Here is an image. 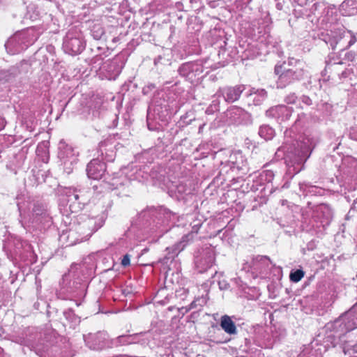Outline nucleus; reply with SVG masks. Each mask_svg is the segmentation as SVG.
Wrapping results in <instances>:
<instances>
[{
  "label": "nucleus",
  "mask_w": 357,
  "mask_h": 357,
  "mask_svg": "<svg viewBox=\"0 0 357 357\" xmlns=\"http://www.w3.org/2000/svg\"><path fill=\"white\" fill-rule=\"evenodd\" d=\"M42 333V338L40 339V344H44L47 346L45 349V357H47V352L50 347L53 345L58 338V334L55 330L52 328H46L43 331H40Z\"/></svg>",
  "instance_id": "nucleus-31"
},
{
  "label": "nucleus",
  "mask_w": 357,
  "mask_h": 357,
  "mask_svg": "<svg viewBox=\"0 0 357 357\" xmlns=\"http://www.w3.org/2000/svg\"><path fill=\"white\" fill-rule=\"evenodd\" d=\"M79 152L63 139L58 145V158L63 166V171L70 174L78 162Z\"/></svg>",
  "instance_id": "nucleus-9"
},
{
  "label": "nucleus",
  "mask_w": 357,
  "mask_h": 357,
  "mask_svg": "<svg viewBox=\"0 0 357 357\" xmlns=\"http://www.w3.org/2000/svg\"><path fill=\"white\" fill-rule=\"evenodd\" d=\"M121 264L123 267L128 266L130 264V255L128 254L125 255Z\"/></svg>",
  "instance_id": "nucleus-54"
},
{
  "label": "nucleus",
  "mask_w": 357,
  "mask_h": 357,
  "mask_svg": "<svg viewBox=\"0 0 357 357\" xmlns=\"http://www.w3.org/2000/svg\"><path fill=\"white\" fill-rule=\"evenodd\" d=\"M305 275V272L303 269L299 268L295 271L291 270V282H299Z\"/></svg>",
  "instance_id": "nucleus-49"
},
{
  "label": "nucleus",
  "mask_w": 357,
  "mask_h": 357,
  "mask_svg": "<svg viewBox=\"0 0 357 357\" xmlns=\"http://www.w3.org/2000/svg\"><path fill=\"white\" fill-rule=\"evenodd\" d=\"M86 345L93 350H102L110 347V340H108L107 333L105 331H98L95 333H89L83 335Z\"/></svg>",
  "instance_id": "nucleus-20"
},
{
  "label": "nucleus",
  "mask_w": 357,
  "mask_h": 357,
  "mask_svg": "<svg viewBox=\"0 0 357 357\" xmlns=\"http://www.w3.org/2000/svg\"><path fill=\"white\" fill-rule=\"evenodd\" d=\"M208 297L207 296H202L196 298L188 307H184L185 309V312H188L192 309L196 308H202L204 305H205L207 303Z\"/></svg>",
  "instance_id": "nucleus-37"
},
{
  "label": "nucleus",
  "mask_w": 357,
  "mask_h": 357,
  "mask_svg": "<svg viewBox=\"0 0 357 357\" xmlns=\"http://www.w3.org/2000/svg\"><path fill=\"white\" fill-rule=\"evenodd\" d=\"M299 190H300V192H301L303 195L306 196L308 194L314 195L317 192V190L318 189L316 186L307 185L304 183H300L299 184Z\"/></svg>",
  "instance_id": "nucleus-46"
},
{
  "label": "nucleus",
  "mask_w": 357,
  "mask_h": 357,
  "mask_svg": "<svg viewBox=\"0 0 357 357\" xmlns=\"http://www.w3.org/2000/svg\"><path fill=\"white\" fill-rule=\"evenodd\" d=\"M202 225V222L201 220H195L192 222H191V227L192 230L188 234H185V236H189V238H188V244L192 241L194 236L195 234H197L199 229Z\"/></svg>",
  "instance_id": "nucleus-41"
},
{
  "label": "nucleus",
  "mask_w": 357,
  "mask_h": 357,
  "mask_svg": "<svg viewBox=\"0 0 357 357\" xmlns=\"http://www.w3.org/2000/svg\"><path fill=\"white\" fill-rule=\"evenodd\" d=\"M342 350L344 356L349 355V357H357V344L351 345L348 344L342 347Z\"/></svg>",
  "instance_id": "nucleus-45"
},
{
  "label": "nucleus",
  "mask_w": 357,
  "mask_h": 357,
  "mask_svg": "<svg viewBox=\"0 0 357 357\" xmlns=\"http://www.w3.org/2000/svg\"><path fill=\"white\" fill-rule=\"evenodd\" d=\"M229 162L231 163V169H236L243 173H246L248 170L247 160L241 152H236L230 155Z\"/></svg>",
  "instance_id": "nucleus-30"
},
{
  "label": "nucleus",
  "mask_w": 357,
  "mask_h": 357,
  "mask_svg": "<svg viewBox=\"0 0 357 357\" xmlns=\"http://www.w3.org/2000/svg\"><path fill=\"white\" fill-rule=\"evenodd\" d=\"M278 76L277 80V88L283 89L285 88L290 84V75L287 74H281L277 75Z\"/></svg>",
  "instance_id": "nucleus-44"
},
{
  "label": "nucleus",
  "mask_w": 357,
  "mask_h": 357,
  "mask_svg": "<svg viewBox=\"0 0 357 357\" xmlns=\"http://www.w3.org/2000/svg\"><path fill=\"white\" fill-rule=\"evenodd\" d=\"M275 73L276 75H290V62L283 61L282 63H278L275 66Z\"/></svg>",
  "instance_id": "nucleus-40"
},
{
  "label": "nucleus",
  "mask_w": 357,
  "mask_h": 357,
  "mask_svg": "<svg viewBox=\"0 0 357 357\" xmlns=\"http://www.w3.org/2000/svg\"><path fill=\"white\" fill-rule=\"evenodd\" d=\"M245 90L244 84H237L235 86H226L220 88L215 96L222 97L227 103H233L238 100L242 93Z\"/></svg>",
  "instance_id": "nucleus-22"
},
{
  "label": "nucleus",
  "mask_w": 357,
  "mask_h": 357,
  "mask_svg": "<svg viewBox=\"0 0 357 357\" xmlns=\"http://www.w3.org/2000/svg\"><path fill=\"white\" fill-rule=\"evenodd\" d=\"M149 342V338L146 333H139L134 334H126L118 336L114 339L110 340V347H118L121 346H128L133 344H139L146 345Z\"/></svg>",
  "instance_id": "nucleus-17"
},
{
  "label": "nucleus",
  "mask_w": 357,
  "mask_h": 357,
  "mask_svg": "<svg viewBox=\"0 0 357 357\" xmlns=\"http://www.w3.org/2000/svg\"><path fill=\"white\" fill-rule=\"evenodd\" d=\"M167 114V109L166 105H162V104H158L155 102H151L149 106L146 117L149 130L152 131L159 130L161 126L158 122V120L165 121Z\"/></svg>",
  "instance_id": "nucleus-15"
},
{
  "label": "nucleus",
  "mask_w": 357,
  "mask_h": 357,
  "mask_svg": "<svg viewBox=\"0 0 357 357\" xmlns=\"http://www.w3.org/2000/svg\"><path fill=\"white\" fill-rule=\"evenodd\" d=\"M215 261V252L213 248L207 247L202 250L199 257H196L195 264L197 271L200 273L211 271V275L216 274L217 271L213 268Z\"/></svg>",
  "instance_id": "nucleus-19"
},
{
  "label": "nucleus",
  "mask_w": 357,
  "mask_h": 357,
  "mask_svg": "<svg viewBox=\"0 0 357 357\" xmlns=\"http://www.w3.org/2000/svg\"><path fill=\"white\" fill-rule=\"evenodd\" d=\"M290 148L288 144H284L279 147L275 153L278 158L284 160V162L288 165V162L290 160Z\"/></svg>",
  "instance_id": "nucleus-38"
},
{
  "label": "nucleus",
  "mask_w": 357,
  "mask_h": 357,
  "mask_svg": "<svg viewBox=\"0 0 357 357\" xmlns=\"http://www.w3.org/2000/svg\"><path fill=\"white\" fill-rule=\"evenodd\" d=\"M3 250L8 257L12 259H20L27 264L36 261V256L31 244L26 241H22L19 237L8 236L3 243Z\"/></svg>",
  "instance_id": "nucleus-2"
},
{
  "label": "nucleus",
  "mask_w": 357,
  "mask_h": 357,
  "mask_svg": "<svg viewBox=\"0 0 357 357\" xmlns=\"http://www.w3.org/2000/svg\"><path fill=\"white\" fill-rule=\"evenodd\" d=\"M59 239L61 241L66 243V246H72L84 241L73 226L68 231H63L60 235Z\"/></svg>",
  "instance_id": "nucleus-29"
},
{
  "label": "nucleus",
  "mask_w": 357,
  "mask_h": 357,
  "mask_svg": "<svg viewBox=\"0 0 357 357\" xmlns=\"http://www.w3.org/2000/svg\"><path fill=\"white\" fill-rule=\"evenodd\" d=\"M273 264L266 256H257L254 258L250 264H244L243 270L250 273L252 278L265 279L269 278Z\"/></svg>",
  "instance_id": "nucleus-10"
},
{
  "label": "nucleus",
  "mask_w": 357,
  "mask_h": 357,
  "mask_svg": "<svg viewBox=\"0 0 357 357\" xmlns=\"http://www.w3.org/2000/svg\"><path fill=\"white\" fill-rule=\"evenodd\" d=\"M86 47L83 33L79 26L70 27L63 38V51L70 55L79 54Z\"/></svg>",
  "instance_id": "nucleus-7"
},
{
  "label": "nucleus",
  "mask_w": 357,
  "mask_h": 357,
  "mask_svg": "<svg viewBox=\"0 0 357 357\" xmlns=\"http://www.w3.org/2000/svg\"><path fill=\"white\" fill-rule=\"evenodd\" d=\"M91 36L95 40H100L105 31L100 24H95L91 30Z\"/></svg>",
  "instance_id": "nucleus-47"
},
{
  "label": "nucleus",
  "mask_w": 357,
  "mask_h": 357,
  "mask_svg": "<svg viewBox=\"0 0 357 357\" xmlns=\"http://www.w3.org/2000/svg\"><path fill=\"white\" fill-rule=\"evenodd\" d=\"M73 195V197L71 196L68 199H63V202H66V206L68 208L67 210L72 213H76L82 208V204L85 201L84 198V193H78Z\"/></svg>",
  "instance_id": "nucleus-27"
},
{
  "label": "nucleus",
  "mask_w": 357,
  "mask_h": 357,
  "mask_svg": "<svg viewBox=\"0 0 357 357\" xmlns=\"http://www.w3.org/2000/svg\"><path fill=\"white\" fill-rule=\"evenodd\" d=\"M347 33L349 35L350 38L348 41V45H347L346 48L351 47L356 42V36L350 31H348Z\"/></svg>",
  "instance_id": "nucleus-55"
},
{
  "label": "nucleus",
  "mask_w": 357,
  "mask_h": 357,
  "mask_svg": "<svg viewBox=\"0 0 357 357\" xmlns=\"http://www.w3.org/2000/svg\"><path fill=\"white\" fill-rule=\"evenodd\" d=\"M226 121L229 125L234 126H248L252 123V114L243 108L231 106L225 112Z\"/></svg>",
  "instance_id": "nucleus-12"
},
{
  "label": "nucleus",
  "mask_w": 357,
  "mask_h": 357,
  "mask_svg": "<svg viewBox=\"0 0 357 357\" xmlns=\"http://www.w3.org/2000/svg\"><path fill=\"white\" fill-rule=\"evenodd\" d=\"M98 158H101L107 162H112L116 155L115 145L112 139H105L100 142L97 148Z\"/></svg>",
  "instance_id": "nucleus-25"
},
{
  "label": "nucleus",
  "mask_w": 357,
  "mask_h": 357,
  "mask_svg": "<svg viewBox=\"0 0 357 357\" xmlns=\"http://www.w3.org/2000/svg\"><path fill=\"white\" fill-rule=\"evenodd\" d=\"M218 285H219V288L221 289V290H225V289H227L229 288V284L225 281V280H222V281H218Z\"/></svg>",
  "instance_id": "nucleus-58"
},
{
  "label": "nucleus",
  "mask_w": 357,
  "mask_h": 357,
  "mask_svg": "<svg viewBox=\"0 0 357 357\" xmlns=\"http://www.w3.org/2000/svg\"><path fill=\"white\" fill-rule=\"evenodd\" d=\"M266 115L268 117L277 119L280 123H285L289 119L290 109L286 105H280L268 109L266 112Z\"/></svg>",
  "instance_id": "nucleus-26"
},
{
  "label": "nucleus",
  "mask_w": 357,
  "mask_h": 357,
  "mask_svg": "<svg viewBox=\"0 0 357 357\" xmlns=\"http://www.w3.org/2000/svg\"><path fill=\"white\" fill-rule=\"evenodd\" d=\"M267 98V92L265 89H261L258 93L253 96L252 102L255 105H260Z\"/></svg>",
  "instance_id": "nucleus-42"
},
{
  "label": "nucleus",
  "mask_w": 357,
  "mask_h": 357,
  "mask_svg": "<svg viewBox=\"0 0 357 357\" xmlns=\"http://www.w3.org/2000/svg\"><path fill=\"white\" fill-rule=\"evenodd\" d=\"M105 172L106 165L98 158L91 160L86 167L88 177L94 180L99 181L103 176L105 178L107 176Z\"/></svg>",
  "instance_id": "nucleus-24"
},
{
  "label": "nucleus",
  "mask_w": 357,
  "mask_h": 357,
  "mask_svg": "<svg viewBox=\"0 0 357 357\" xmlns=\"http://www.w3.org/2000/svg\"><path fill=\"white\" fill-rule=\"evenodd\" d=\"M322 356L323 349L321 347L314 348L312 345L311 347L305 348L297 357H322Z\"/></svg>",
  "instance_id": "nucleus-35"
},
{
  "label": "nucleus",
  "mask_w": 357,
  "mask_h": 357,
  "mask_svg": "<svg viewBox=\"0 0 357 357\" xmlns=\"http://www.w3.org/2000/svg\"><path fill=\"white\" fill-rule=\"evenodd\" d=\"M63 315L67 321L75 328L80 323V318L76 315L72 309H68L63 312Z\"/></svg>",
  "instance_id": "nucleus-39"
},
{
  "label": "nucleus",
  "mask_w": 357,
  "mask_h": 357,
  "mask_svg": "<svg viewBox=\"0 0 357 357\" xmlns=\"http://www.w3.org/2000/svg\"><path fill=\"white\" fill-rule=\"evenodd\" d=\"M355 307L340 316L334 321L326 325L327 330L333 331L342 339L347 336V333L357 328V317Z\"/></svg>",
  "instance_id": "nucleus-5"
},
{
  "label": "nucleus",
  "mask_w": 357,
  "mask_h": 357,
  "mask_svg": "<svg viewBox=\"0 0 357 357\" xmlns=\"http://www.w3.org/2000/svg\"><path fill=\"white\" fill-rule=\"evenodd\" d=\"M220 100L218 99H215L212 101L211 104L208 106V107L206 109V112L208 114H213L215 112H218L220 110Z\"/></svg>",
  "instance_id": "nucleus-50"
},
{
  "label": "nucleus",
  "mask_w": 357,
  "mask_h": 357,
  "mask_svg": "<svg viewBox=\"0 0 357 357\" xmlns=\"http://www.w3.org/2000/svg\"><path fill=\"white\" fill-rule=\"evenodd\" d=\"M332 218L331 208L327 204H321L317 206L313 210L310 223L312 227L322 231L330 225Z\"/></svg>",
  "instance_id": "nucleus-13"
},
{
  "label": "nucleus",
  "mask_w": 357,
  "mask_h": 357,
  "mask_svg": "<svg viewBox=\"0 0 357 357\" xmlns=\"http://www.w3.org/2000/svg\"><path fill=\"white\" fill-rule=\"evenodd\" d=\"M129 183L130 181L125 176L111 177V176L107 174L103 180L99 181L98 184H94L93 189L96 193H102L119 189Z\"/></svg>",
  "instance_id": "nucleus-18"
},
{
  "label": "nucleus",
  "mask_w": 357,
  "mask_h": 357,
  "mask_svg": "<svg viewBox=\"0 0 357 357\" xmlns=\"http://www.w3.org/2000/svg\"><path fill=\"white\" fill-rule=\"evenodd\" d=\"M260 176L261 178V180H264L266 182H271L274 177V174L271 170H266V171H264L260 174Z\"/></svg>",
  "instance_id": "nucleus-51"
},
{
  "label": "nucleus",
  "mask_w": 357,
  "mask_h": 357,
  "mask_svg": "<svg viewBox=\"0 0 357 357\" xmlns=\"http://www.w3.org/2000/svg\"><path fill=\"white\" fill-rule=\"evenodd\" d=\"M261 89H259L260 90ZM259 91V89H257L255 88H251L249 91V92L247 94L248 97L254 96L255 94H257Z\"/></svg>",
  "instance_id": "nucleus-61"
},
{
  "label": "nucleus",
  "mask_w": 357,
  "mask_h": 357,
  "mask_svg": "<svg viewBox=\"0 0 357 357\" xmlns=\"http://www.w3.org/2000/svg\"><path fill=\"white\" fill-rule=\"evenodd\" d=\"M78 193H84V190L77 189V188H65L63 190V199H68V197H73V195H75Z\"/></svg>",
  "instance_id": "nucleus-48"
},
{
  "label": "nucleus",
  "mask_w": 357,
  "mask_h": 357,
  "mask_svg": "<svg viewBox=\"0 0 357 357\" xmlns=\"http://www.w3.org/2000/svg\"><path fill=\"white\" fill-rule=\"evenodd\" d=\"M20 213V222L26 230L42 229L49 227L52 225V217L49 213L47 206L43 203L34 204L32 216L29 219L23 216L21 206L17 204Z\"/></svg>",
  "instance_id": "nucleus-3"
},
{
  "label": "nucleus",
  "mask_w": 357,
  "mask_h": 357,
  "mask_svg": "<svg viewBox=\"0 0 357 357\" xmlns=\"http://www.w3.org/2000/svg\"><path fill=\"white\" fill-rule=\"evenodd\" d=\"M75 275L73 272V268L70 270L68 274H65L62 278L63 288L66 289V292L72 294L74 296H81L84 293L86 287V284L82 279L78 281L71 280V278H75Z\"/></svg>",
  "instance_id": "nucleus-21"
},
{
  "label": "nucleus",
  "mask_w": 357,
  "mask_h": 357,
  "mask_svg": "<svg viewBox=\"0 0 357 357\" xmlns=\"http://www.w3.org/2000/svg\"><path fill=\"white\" fill-rule=\"evenodd\" d=\"M303 70L301 69L298 72H294L291 76H293L294 79H299L303 77Z\"/></svg>",
  "instance_id": "nucleus-59"
},
{
  "label": "nucleus",
  "mask_w": 357,
  "mask_h": 357,
  "mask_svg": "<svg viewBox=\"0 0 357 357\" xmlns=\"http://www.w3.org/2000/svg\"><path fill=\"white\" fill-rule=\"evenodd\" d=\"M187 118H188V114H186L185 116H182L181 119L185 125H189L191 123V121L193 120V119H190L188 120V119H187Z\"/></svg>",
  "instance_id": "nucleus-62"
},
{
  "label": "nucleus",
  "mask_w": 357,
  "mask_h": 357,
  "mask_svg": "<svg viewBox=\"0 0 357 357\" xmlns=\"http://www.w3.org/2000/svg\"><path fill=\"white\" fill-rule=\"evenodd\" d=\"M301 100H302V102H303V103H305L306 105H308V106H309V105H312V100H311V99H310L309 97H307V96H302V97H301Z\"/></svg>",
  "instance_id": "nucleus-60"
},
{
  "label": "nucleus",
  "mask_w": 357,
  "mask_h": 357,
  "mask_svg": "<svg viewBox=\"0 0 357 357\" xmlns=\"http://www.w3.org/2000/svg\"><path fill=\"white\" fill-rule=\"evenodd\" d=\"M325 8H324V5L322 4V3H314L312 6V8L310 9V12L314 15H319L321 13L320 12H318L319 10H324Z\"/></svg>",
  "instance_id": "nucleus-52"
},
{
  "label": "nucleus",
  "mask_w": 357,
  "mask_h": 357,
  "mask_svg": "<svg viewBox=\"0 0 357 357\" xmlns=\"http://www.w3.org/2000/svg\"><path fill=\"white\" fill-rule=\"evenodd\" d=\"M342 63H343L342 61H340L338 63H327V66L329 68H331L332 67H334L335 68H337L339 66L342 65Z\"/></svg>",
  "instance_id": "nucleus-63"
},
{
  "label": "nucleus",
  "mask_w": 357,
  "mask_h": 357,
  "mask_svg": "<svg viewBox=\"0 0 357 357\" xmlns=\"http://www.w3.org/2000/svg\"><path fill=\"white\" fill-rule=\"evenodd\" d=\"M220 326L229 335H236L238 333L235 323L229 315L225 314L220 317Z\"/></svg>",
  "instance_id": "nucleus-32"
},
{
  "label": "nucleus",
  "mask_w": 357,
  "mask_h": 357,
  "mask_svg": "<svg viewBox=\"0 0 357 357\" xmlns=\"http://www.w3.org/2000/svg\"><path fill=\"white\" fill-rule=\"evenodd\" d=\"M345 31H342V30H335L332 32L331 41L329 43V45L331 46L332 50H335L337 45L346 37Z\"/></svg>",
  "instance_id": "nucleus-36"
},
{
  "label": "nucleus",
  "mask_w": 357,
  "mask_h": 357,
  "mask_svg": "<svg viewBox=\"0 0 357 357\" xmlns=\"http://www.w3.org/2000/svg\"><path fill=\"white\" fill-rule=\"evenodd\" d=\"M332 32H333V31L331 30L330 31L321 33V39L328 45H329V43L331 41Z\"/></svg>",
  "instance_id": "nucleus-53"
},
{
  "label": "nucleus",
  "mask_w": 357,
  "mask_h": 357,
  "mask_svg": "<svg viewBox=\"0 0 357 357\" xmlns=\"http://www.w3.org/2000/svg\"><path fill=\"white\" fill-rule=\"evenodd\" d=\"M351 74V70L350 69H344L342 71L340 74L338 75L339 78L340 80L346 79L349 77V75Z\"/></svg>",
  "instance_id": "nucleus-56"
},
{
  "label": "nucleus",
  "mask_w": 357,
  "mask_h": 357,
  "mask_svg": "<svg viewBox=\"0 0 357 357\" xmlns=\"http://www.w3.org/2000/svg\"><path fill=\"white\" fill-rule=\"evenodd\" d=\"M292 145L294 153V156L291 155V167H294V174H298L303 169L305 162L310 155L312 142L308 137L299 135Z\"/></svg>",
  "instance_id": "nucleus-6"
},
{
  "label": "nucleus",
  "mask_w": 357,
  "mask_h": 357,
  "mask_svg": "<svg viewBox=\"0 0 357 357\" xmlns=\"http://www.w3.org/2000/svg\"><path fill=\"white\" fill-rule=\"evenodd\" d=\"M192 190L191 185L184 182H180L178 184L176 185L175 188L172 190L178 200L185 199L186 196L192 194Z\"/></svg>",
  "instance_id": "nucleus-33"
},
{
  "label": "nucleus",
  "mask_w": 357,
  "mask_h": 357,
  "mask_svg": "<svg viewBox=\"0 0 357 357\" xmlns=\"http://www.w3.org/2000/svg\"><path fill=\"white\" fill-rule=\"evenodd\" d=\"M105 221L102 218H89L81 215L74 222L73 227L84 241L88 240L92 234L102 227Z\"/></svg>",
  "instance_id": "nucleus-8"
},
{
  "label": "nucleus",
  "mask_w": 357,
  "mask_h": 357,
  "mask_svg": "<svg viewBox=\"0 0 357 357\" xmlns=\"http://www.w3.org/2000/svg\"><path fill=\"white\" fill-rule=\"evenodd\" d=\"M339 341L344 342L343 347L348 344L346 340L342 339L333 331L327 330L326 328V334L324 337L323 347H321V348L322 349H324V351H326L330 347H335Z\"/></svg>",
  "instance_id": "nucleus-28"
},
{
  "label": "nucleus",
  "mask_w": 357,
  "mask_h": 357,
  "mask_svg": "<svg viewBox=\"0 0 357 357\" xmlns=\"http://www.w3.org/2000/svg\"><path fill=\"white\" fill-rule=\"evenodd\" d=\"M305 3L306 4V0H303L301 3H296V5L292 4L291 6H294V15L296 18H298L300 17H302L304 15H307V9L303 8V3Z\"/></svg>",
  "instance_id": "nucleus-43"
},
{
  "label": "nucleus",
  "mask_w": 357,
  "mask_h": 357,
  "mask_svg": "<svg viewBox=\"0 0 357 357\" xmlns=\"http://www.w3.org/2000/svg\"><path fill=\"white\" fill-rule=\"evenodd\" d=\"M156 88L154 84H149L143 88L142 92L144 94H148L151 91Z\"/></svg>",
  "instance_id": "nucleus-57"
},
{
  "label": "nucleus",
  "mask_w": 357,
  "mask_h": 357,
  "mask_svg": "<svg viewBox=\"0 0 357 357\" xmlns=\"http://www.w3.org/2000/svg\"><path fill=\"white\" fill-rule=\"evenodd\" d=\"M102 59L100 55H96L91 59V62L94 64L98 63L99 61H102Z\"/></svg>",
  "instance_id": "nucleus-64"
},
{
  "label": "nucleus",
  "mask_w": 357,
  "mask_h": 357,
  "mask_svg": "<svg viewBox=\"0 0 357 357\" xmlns=\"http://www.w3.org/2000/svg\"><path fill=\"white\" fill-rule=\"evenodd\" d=\"M258 135L265 141H269L274 137L275 132V130L269 125L264 124L259 128Z\"/></svg>",
  "instance_id": "nucleus-34"
},
{
  "label": "nucleus",
  "mask_w": 357,
  "mask_h": 357,
  "mask_svg": "<svg viewBox=\"0 0 357 357\" xmlns=\"http://www.w3.org/2000/svg\"><path fill=\"white\" fill-rule=\"evenodd\" d=\"M125 64L123 56L117 55L111 60L105 61L99 68V75L102 79H115L121 72Z\"/></svg>",
  "instance_id": "nucleus-14"
},
{
  "label": "nucleus",
  "mask_w": 357,
  "mask_h": 357,
  "mask_svg": "<svg viewBox=\"0 0 357 357\" xmlns=\"http://www.w3.org/2000/svg\"><path fill=\"white\" fill-rule=\"evenodd\" d=\"M33 43L29 31L15 33L5 43L6 51L10 54H19Z\"/></svg>",
  "instance_id": "nucleus-11"
},
{
  "label": "nucleus",
  "mask_w": 357,
  "mask_h": 357,
  "mask_svg": "<svg viewBox=\"0 0 357 357\" xmlns=\"http://www.w3.org/2000/svg\"><path fill=\"white\" fill-rule=\"evenodd\" d=\"M42 333L36 328L29 327L24 329L20 335L15 336L13 341L21 345L29 347L40 357H45L47 346L40 344Z\"/></svg>",
  "instance_id": "nucleus-4"
},
{
  "label": "nucleus",
  "mask_w": 357,
  "mask_h": 357,
  "mask_svg": "<svg viewBox=\"0 0 357 357\" xmlns=\"http://www.w3.org/2000/svg\"><path fill=\"white\" fill-rule=\"evenodd\" d=\"M172 215L164 206L149 207L139 214L137 224L147 233L161 237L169 231V222Z\"/></svg>",
  "instance_id": "nucleus-1"
},
{
  "label": "nucleus",
  "mask_w": 357,
  "mask_h": 357,
  "mask_svg": "<svg viewBox=\"0 0 357 357\" xmlns=\"http://www.w3.org/2000/svg\"><path fill=\"white\" fill-rule=\"evenodd\" d=\"M188 238H189V236H183L179 241L172 246L167 247L165 250L166 255L160 259V262L163 264L172 263L174 258L188 245Z\"/></svg>",
  "instance_id": "nucleus-23"
},
{
  "label": "nucleus",
  "mask_w": 357,
  "mask_h": 357,
  "mask_svg": "<svg viewBox=\"0 0 357 357\" xmlns=\"http://www.w3.org/2000/svg\"><path fill=\"white\" fill-rule=\"evenodd\" d=\"M178 73L190 83H194L203 77V63L201 61L183 63L178 67Z\"/></svg>",
  "instance_id": "nucleus-16"
}]
</instances>
